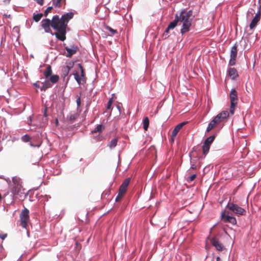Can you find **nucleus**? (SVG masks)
<instances>
[{
    "instance_id": "obj_1",
    "label": "nucleus",
    "mask_w": 261,
    "mask_h": 261,
    "mask_svg": "<svg viewBox=\"0 0 261 261\" xmlns=\"http://www.w3.org/2000/svg\"><path fill=\"white\" fill-rule=\"evenodd\" d=\"M72 12L67 13L60 18L59 15L54 16L52 18L51 28L57 32L54 35L56 37L61 41L66 40V28L69 20L73 18Z\"/></svg>"
},
{
    "instance_id": "obj_2",
    "label": "nucleus",
    "mask_w": 261,
    "mask_h": 261,
    "mask_svg": "<svg viewBox=\"0 0 261 261\" xmlns=\"http://www.w3.org/2000/svg\"><path fill=\"white\" fill-rule=\"evenodd\" d=\"M193 12L191 10L186 11L185 10H182L178 16L177 15V19L179 22H182V28L181 29V33L182 34L188 32L189 29L191 26L192 18H191Z\"/></svg>"
},
{
    "instance_id": "obj_3",
    "label": "nucleus",
    "mask_w": 261,
    "mask_h": 261,
    "mask_svg": "<svg viewBox=\"0 0 261 261\" xmlns=\"http://www.w3.org/2000/svg\"><path fill=\"white\" fill-rule=\"evenodd\" d=\"M59 80V76L58 75H51L48 80H46L44 82H42L41 90L45 91L47 89L51 87L54 84L58 82Z\"/></svg>"
},
{
    "instance_id": "obj_4",
    "label": "nucleus",
    "mask_w": 261,
    "mask_h": 261,
    "mask_svg": "<svg viewBox=\"0 0 261 261\" xmlns=\"http://www.w3.org/2000/svg\"><path fill=\"white\" fill-rule=\"evenodd\" d=\"M20 225L24 228H27L30 220L29 211L25 207L22 210L20 214Z\"/></svg>"
},
{
    "instance_id": "obj_5",
    "label": "nucleus",
    "mask_w": 261,
    "mask_h": 261,
    "mask_svg": "<svg viewBox=\"0 0 261 261\" xmlns=\"http://www.w3.org/2000/svg\"><path fill=\"white\" fill-rule=\"evenodd\" d=\"M226 208L238 216H244L246 214V211L245 209L233 203H228Z\"/></svg>"
},
{
    "instance_id": "obj_6",
    "label": "nucleus",
    "mask_w": 261,
    "mask_h": 261,
    "mask_svg": "<svg viewBox=\"0 0 261 261\" xmlns=\"http://www.w3.org/2000/svg\"><path fill=\"white\" fill-rule=\"evenodd\" d=\"M230 99L231 106L230 108V113L231 114L234 113L235 108L238 103V98L237 92L235 89H232L230 93Z\"/></svg>"
},
{
    "instance_id": "obj_7",
    "label": "nucleus",
    "mask_w": 261,
    "mask_h": 261,
    "mask_svg": "<svg viewBox=\"0 0 261 261\" xmlns=\"http://www.w3.org/2000/svg\"><path fill=\"white\" fill-rule=\"evenodd\" d=\"M78 66L81 70V75L79 76V73L76 72L73 73L74 79L79 85L83 84L86 83V77L85 75L84 70L81 64H78Z\"/></svg>"
},
{
    "instance_id": "obj_8",
    "label": "nucleus",
    "mask_w": 261,
    "mask_h": 261,
    "mask_svg": "<svg viewBox=\"0 0 261 261\" xmlns=\"http://www.w3.org/2000/svg\"><path fill=\"white\" fill-rule=\"evenodd\" d=\"M215 138V135H212L208 137L204 142L202 146L203 154L206 155L209 151L211 144Z\"/></svg>"
},
{
    "instance_id": "obj_9",
    "label": "nucleus",
    "mask_w": 261,
    "mask_h": 261,
    "mask_svg": "<svg viewBox=\"0 0 261 261\" xmlns=\"http://www.w3.org/2000/svg\"><path fill=\"white\" fill-rule=\"evenodd\" d=\"M13 188L12 189V193L14 195H19L20 193H22V187L21 185L19 183V180L17 179H13Z\"/></svg>"
},
{
    "instance_id": "obj_10",
    "label": "nucleus",
    "mask_w": 261,
    "mask_h": 261,
    "mask_svg": "<svg viewBox=\"0 0 261 261\" xmlns=\"http://www.w3.org/2000/svg\"><path fill=\"white\" fill-rule=\"evenodd\" d=\"M238 45L237 44H235L231 49L230 51V59L229 62V65L232 66L236 64V58L238 53L237 50Z\"/></svg>"
},
{
    "instance_id": "obj_11",
    "label": "nucleus",
    "mask_w": 261,
    "mask_h": 261,
    "mask_svg": "<svg viewBox=\"0 0 261 261\" xmlns=\"http://www.w3.org/2000/svg\"><path fill=\"white\" fill-rule=\"evenodd\" d=\"M51 23L52 19L50 20L49 19H44L41 21V27L46 33H51L52 35H54L50 28V27H51Z\"/></svg>"
},
{
    "instance_id": "obj_12",
    "label": "nucleus",
    "mask_w": 261,
    "mask_h": 261,
    "mask_svg": "<svg viewBox=\"0 0 261 261\" xmlns=\"http://www.w3.org/2000/svg\"><path fill=\"white\" fill-rule=\"evenodd\" d=\"M221 219L225 223L229 222L233 225L236 224L237 220L236 218L232 216H230L228 214H226V212H222L221 213Z\"/></svg>"
},
{
    "instance_id": "obj_13",
    "label": "nucleus",
    "mask_w": 261,
    "mask_h": 261,
    "mask_svg": "<svg viewBox=\"0 0 261 261\" xmlns=\"http://www.w3.org/2000/svg\"><path fill=\"white\" fill-rule=\"evenodd\" d=\"M210 242L213 246H214L219 251H222L225 249L223 245L216 237H213L210 239Z\"/></svg>"
},
{
    "instance_id": "obj_14",
    "label": "nucleus",
    "mask_w": 261,
    "mask_h": 261,
    "mask_svg": "<svg viewBox=\"0 0 261 261\" xmlns=\"http://www.w3.org/2000/svg\"><path fill=\"white\" fill-rule=\"evenodd\" d=\"M178 22L179 21L177 19V14H176L175 15V19L173 21L171 22L168 25V27L166 28L163 34V36H165V37H167L168 36V34L169 33V30L173 29L177 25Z\"/></svg>"
},
{
    "instance_id": "obj_15",
    "label": "nucleus",
    "mask_w": 261,
    "mask_h": 261,
    "mask_svg": "<svg viewBox=\"0 0 261 261\" xmlns=\"http://www.w3.org/2000/svg\"><path fill=\"white\" fill-rule=\"evenodd\" d=\"M186 123H187V122L185 121L183 122H181L178 125H177L175 128L173 129L172 134L171 136V139L172 140V141L173 142L174 140V139L175 138L177 134L180 130V129L184 126Z\"/></svg>"
},
{
    "instance_id": "obj_16",
    "label": "nucleus",
    "mask_w": 261,
    "mask_h": 261,
    "mask_svg": "<svg viewBox=\"0 0 261 261\" xmlns=\"http://www.w3.org/2000/svg\"><path fill=\"white\" fill-rule=\"evenodd\" d=\"M65 49L67 52V54L66 55V56L67 57L70 58L77 52L78 50V47L77 46L75 45H72L70 46V47L67 46L65 47Z\"/></svg>"
},
{
    "instance_id": "obj_17",
    "label": "nucleus",
    "mask_w": 261,
    "mask_h": 261,
    "mask_svg": "<svg viewBox=\"0 0 261 261\" xmlns=\"http://www.w3.org/2000/svg\"><path fill=\"white\" fill-rule=\"evenodd\" d=\"M130 181V178L128 177L126 178L122 183L121 186L119 187V191H121L122 193H125L127 188L129 184Z\"/></svg>"
},
{
    "instance_id": "obj_18",
    "label": "nucleus",
    "mask_w": 261,
    "mask_h": 261,
    "mask_svg": "<svg viewBox=\"0 0 261 261\" xmlns=\"http://www.w3.org/2000/svg\"><path fill=\"white\" fill-rule=\"evenodd\" d=\"M228 75L232 80H234L238 76L237 69L234 68H230L228 70Z\"/></svg>"
},
{
    "instance_id": "obj_19",
    "label": "nucleus",
    "mask_w": 261,
    "mask_h": 261,
    "mask_svg": "<svg viewBox=\"0 0 261 261\" xmlns=\"http://www.w3.org/2000/svg\"><path fill=\"white\" fill-rule=\"evenodd\" d=\"M260 19L257 16H254L249 25L250 29L252 30L255 28Z\"/></svg>"
},
{
    "instance_id": "obj_20",
    "label": "nucleus",
    "mask_w": 261,
    "mask_h": 261,
    "mask_svg": "<svg viewBox=\"0 0 261 261\" xmlns=\"http://www.w3.org/2000/svg\"><path fill=\"white\" fill-rule=\"evenodd\" d=\"M52 73V69L50 65H48L44 71V75L45 76V78H49L51 76Z\"/></svg>"
},
{
    "instance_id": "obj_21",
    "label": "nucleus",
    "mask_w": 261,
    "mask_h": 261,
    "mask_svg": "<svg viewBox=\"0 0 261 261\" xmlns=\"http://www.w3.org/2000/svg\"><path fill=\"white\" fill-rule=\"evenodd\" d=\"M218 124V123L217 122V121L214 119H213L209 123L208 127L206 128V132H209Z\"/></svg>"
},
{
    "instance_id": "obj_22",
    "label": "nucleus",
    "mask_w": 261,
    "mask_h": 261,
    "mask_svg": "<svg viewBox=\"0 0 261 261\" xmlns=\"http://www.w3.org/2000/svg\"><path fill=\"white\" fill-rule=\"evenodd\" d=\"M118 141V138H115L113 139L110 142H109L108 145V146L111 149L114 148L116 146V145L117 144Z\"/></svg>"
},
{
    "instance_id": "obj_23",
    "label": "nucleus",
    "mask_w": 261,
    "mask_h": 261,
    "mask_svg": "<svg viewBox=\"0 0 261 261\" xmlns=\"http://www.w3.org/2000/svg\"><path fill=\"white\" fill-rule=\"evenodd\" d=\"M149 124V120L147 117H146L143 120V128L144 130H147L148 129Z\"/></svg>"
},
{
    "instance_id": "obj_24",
    "label": "nucleus",
    "mask_w": 261,
    "mask_h": 261,
    "mask_svg": "<svg viewBox=\"0 0 261 261\" xmlns=\"http://www.w3.org/2000/svg\"><path fill=\"white\" fill-rule=\"evenodd\" d=\"M65 2V0H53V4L56 7H61L62 2Z\"/></svg>"
},
{
    "instance_id": "obj_25",
    "label": "nucleus",
    "mask_w": 261,
    "mask_h": 261,
    "mask_svg": "<svg viewBox=\"0 0 261 261\" xmlns=\"http://www.w3.org/2000/svg\"><path fill=\"white\" fill-rule=\"evenodd\" d=\"M104 129V126L102 124H98L95 128L92 131V133H96L101 132Z\"/></svg>"
},
{
    "instance_id": "obj_26",
    "label": "nucleus",
    "mask_w": 261,
    "mask_h": 261,
    "mask_svg": "<svg viewBox=\"0 0 261 261\" xmlns=\"http://www.w3.org/2000/svg\"><path fill=\"white\" fill-rule=\"evenodd\" d=\"M43 15V14L41 13H38V14H34V15H33V19L36 22H38L41 19V18L42 17Z\"/></svg>"
},
{
    "instance_id": "obj_27",
    "label": "nucleus",
    "mask_w": 261,
    "mask_h": 261,
    "mask_svg": "<svg viewBox=\"0 0 261 261\" xmlns=\"http://www.w3.org/2000/svg\"><path fill=\"white\" fill-rule=\"evenodd\" d=\"M106 29L109 31L110 36H114L115 34L117 33V31L116 30L113 29L109 26H106Z\"/></svg>"
},
{
    "instance_id": "obj_28",
    "label": "nucleus",
    "mask_w": 261,
    "mask_h": 261,
    "mask_svg": "<svg viewBox=\"0 0 261 261\" xmlns=\"http://www.w3.org/2000/svg\"><path fill=\"white\" fill-rule=\"evenodd\" d=\"M222 119L225 120L229 116V112L227 111H224L219 113Z\"/></svg>"
},
{
    "instance_id": "obj_29",
    "label": "nucleus",
    "mask_w": 261,
    "mask_h": 261,
    "mask_svg": "<svg viewBox=\"0 0 261 261\" xmlns=\"http://www.w3.org/2000/svg\"><path fill=\"white\" fill-rule=\"evenodd\" d=\"M259 7L257 13L255 14V16H257L258 18L260 19L261 16V0H258Z\"/></svg>"
},
{
    "instance_id": "obj_30",
    "label": "nucleus",
    "mask_w": 261,
    "mask_h": 261,
    "mask_svg": "<svg viewBox=\"0 0 261 261\" xmlns=\"http://www.w3.org/2000/svg\"><path fill=\"white\" fill-rule=\"evenodd\" d=\"M259 7L257 13L255 14V16H257L258 18L260 19L261 16V0H258Z\"/></svg>"
},
{
    "instance_id": "obj_31",
    "label": "nucleus",
    "mask_w": 261,
    "mask_h": 261,
    "mask_svg": "<svg viewBox=\"0 0 261 261\" xmlns=\"http://www.w3.org/2000/svg\"><path fill=\"white\" fill-rule=\"evenodd\" d=\"M124 194V193H122L121 191H119V193L115 199V201L117 202L119 201L122 199Z\"/></svg>"
},
{
    "instance_id": "obj_32",
    "label": "nucleus",
    "mask_w": 261,
    "mask_h": 261,
    "mask_svg": "<svg viewBox=\"0 0 261 261\" xmlns=\"http://www.w3.org/2000/svg\"><path fill=\"white\" fill-rule=\"evenodd\" d=\"M21 140L24 142H28L30 141L31 137L28 135H25L21 137Z\"/></svg>"
},
{
    "instance_id": "obj_33",
    "label": "nucleus",
    "mask_w": 261,
    "mask_h": 261,
    "mask_svg": "<svg viewBox=\"0 0 261 261\" xmlns=\"http://www.w3.org/2000/svg\"><path fill=\"white\" fill-rule=\"evenodd\" d=\"M214 119L217 121V122L219 124L221 122H222L224 120L221 118V116L219 115L218 114L216 116H215Z\"/></svg>"
},
{
    "instance_id": "obj_34",
    "label": "nucleus",
    "mask_w": 261,
    "mask_h": 261,
    "mask_svg": "<svg viewBox=\"0 0 261 261\" xmlns=\"http://www.w3.org/2000/svg\"><path fill=\"white\" fill-rule=\"evenodd\" d=\"M70 71H69L68 70L66 69L65 68H64V67H63L62 69V75L64 77H65L66 76L68 75L69 72Z\"/></svg>"
},
{
    "instance_id": "obj_35",
    "label": "nucleus",
    "mask_w": 261,
    "mask_h": 261,
    "mask_svg": "<svg viewBox=\"0 0 261 261\" xmlns=\"http://www.w3.org/2000/svg\"><path fill=\"white\" fill-rule=\"evenodd\" d=\"M74 65V63L72 62H70L69 63L67 64V65L64 67L66 69L70 71L71 69L73 67Z\"/></svg>"
},
{
    "instance_id": "obj_36",
    "label": "nucleus",
    "mask_w": 261,
    "mask_h": 261,
    "mask_svg": "<svg viewBox=\"0 0 261 261\" xmlns=\"http://www.w3.org/2000/svg\"><path fill=\"white\" fill-rule=\"evenodd\" d=\"M74 65V63L72 62H70L69 63L67 64V65L64 67L66 69L70 71L71 69L73 67Z\"/></svg>"
},
{
    "instance_id": "obj_37",
    "label": "nucleus",
    "mask_w": 261,
    "mask_h": 261,
    "mask_svg": "<svg viewBox=\"0 0 261 261\" xmlns=\"http://www.w3.org/2000/svg\"><path fill=\"white\" fill-rule=\"evenodd\" d=\"M53 9V8L52 6L47 7L44 12V16L46 17L48 15V13L50 12Z\"/></svg>"
},
{
    "instance_id": "obj_38",
    "label": "nucleus",
    "mask_w": 261,
    "mask_h": 261,
    "mask_svg": "<svg viewBox=\"0 0 261 261\" xmlns=\"http://www.w3.org/2000/svg\"><path fill=\"white\" fill-rule=\"evenodd\" d=\"M113 102V98L112 97L109 99V100L107 103V109H111Z\"/></svg>"
},
{
    "instance_id": "obj_39",
    "label": "nucleus",
    "mask_w": 261,
    "mask_h": 261,
    "mask_svg": "<svg viewBox=\"0 0 261 261\" xmlns=\"http://www.w3.org/2000/svg\"><path fill=\"white\" fill-rule=\"evenodd\" d=\"M196 177V174H193L190 176L189 178L187 179L188 182H191L193 181Z\"/></svg>"
},
{
    "instance_id": "obj_40",
    "label": "nucleus",
    "mask_w": 261,
    "mask_h": 261,
    "mask_svg": "<svg viewBox=\"0 0 261 261\" xmlns=\"http://www.w3.org/2000/svg\"><path fill=\"white\" fill-rule=\"evenodd\" d=\"M76 103L78 107H79L81 106V101L80 97H78L76 99Z\"/></svg>"
},
{
    "instance_id": "obj_41",
    "label": "nucleus",
    "mask_w": 261,
    "mask_h": 261,
    "mask_svg": "<svg viewBox=\"0 0 261 261\" xmlns=\"http://www.w3.org/2000/svg\"><path fill=\"white\" fill-rule=\"evenodd\" d=\"M76 117L74 115H71L70 117V120L73 121L75 120Z\"/></svg>"
},
{
    "instance_id": "obj_42",
    "label": "nucleus",
    "mask_w": 261,
    "mask_h": 261,
    "mask_svg": "<svg viewBox=\"0 0 261 261\" xmlns=\"http://www.w3.org/2000/svg\"><path fill=\"white\" fill-rule=\"evenodd\" d=\"M7 234H4L2 235H0V237L2 240H4L7 237Z\"/></svg>"
},
{
    "instance_id": "obj_43",
    "label": "nucleus",
    "mask_w": 261,
    "mask_h": 261,
    "mask_svg": "<svg viewBox=\"0 0 261 261\" xmlns=\"http://www.w3.org/2000/svg\"><path fill=\"white\" fill-rule=\"evenodd\" d=\"M196 165L194 164H191V169H196Z\"/></svg>"
},
{
    "instance_id": "obj_44",
    "label": "nucleus",
    "mask_w": 261,
    "mask_h": 261,
    "mask_svg": "<svg viewBox=\"0 0 261 261\" xmlns=\"http://www.w3.org/2000/svg\"><path fill=\"white\" fill-rule=\"evenodd\" d=\"M216 261H220V257L218 256V257L216 258Z\"/></svg>"
},
{
    "instance_id": "obj_45",
    "label": "nucleus",
    "mask_w": 261,
    "mask_h": 261,
    "mask_svg": "<svg viewBox=\"0 0 261 261\" xmlns=\"http://www.w3.org/2000/svg\"><path fill=\"white\" fill-rule=\"evenodd\" d=\"M34 85L36 87H39V86H38V85L36 83L34 84Z\"/></svg>"
}]
</instances>
